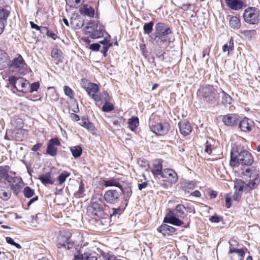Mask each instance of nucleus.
<instances>
[{
    "mask_svg": "<svg viewBox=\"0 0 260 260\" xmlns=\"http://www.w3.org/2000/svg\"><path fill=\"white\" fill-rule=\"evenodd\" d=\"M10 170V167L8 166H4L0 167V178L9 181L12 177L8 174Z\"/></svg>",
    "mask_w": 260,
    "mask_h": 260,
    "instance_id": "473e14b6",
    "label": "nucleus"
},
{
    "mask_svg": "<svg viewBox=\"0 0 260 260\" xmlns=\"http://www.w3.org/2000/svg\"><path fill=\"white\" fill-rule=\"evenodd\" d=\"M153 25L154 22L152 21L145 23L143 26L144 33L147 35L151 34L153 30Z\"/></svg>",
    "mask_w": 260,
    "mask_h": 260,
    "instance_id": "79ce46f5",
    "label": "nucleus"
},
{
    "mask_svg": "<svg viewBox=\"0 0 260 260\" xmlns=\"http://www.w3.org/2000/svg\"><path fill=\"white\" fill-rule=\"evenodd\" d=\"M70 150L75 158L80 157L82 153V149L80 146L71 147Z\"/></svg>",
    "mask_w": 260,
    "mask_h": 260,
    "instance_id": "4c0bfd02",
    "label": "nucleus"
},
{
    "mask_svg": "<svg viewBox=\"0 0 260 260\" xmlns=\"http://www.w3.org/2000/svg\"><path fill=\"white\" fill-rule=\"evenodd\" d=\"M240 116L236 114H229L224 115L222 118L223 122L228 126H235L237 125L239 122Z\"/></svg>",
    "mask_w": 260,
    "mask_h": 260,
    "instance_id": "2eb2a0df",
    "label": "nucleus"
},
{
    "mask_svg": "<svg viewBox=\"0 0 260 260\" xmlns=\"http://www.w3.org/2000/svg\"><path fill=\"white\" fill-rule=\"evenodd\" d=\"M173 212L175 213L176 216L181 218H184L187 215L186 208L181 204L178 205Z\"/></svg>",
    "mask_w": 260,
    "mask_h": 260,
    "instance_id": "cd10ccee",
    "label": "nucleus"
},
{
    "mask_svg": "<svg viewBox=\"0 0 260 260\" xmlns=\"http://www.w3.org/2000/svg\"><path fill=\"white\" fill-rule=\"evenodd\" d=\"M103 197L106 203L110 205H116L120 201V194L115 189L107 190Z\"/></svg>",
    "mask_w": 260,
    "mask_h": 260,
    "instance_id": "1a4fd4ad",
    "label": "nucleus"
},
{
    "mask_svg": "<svg viewBox=\"0 0 260 260\" xmlns=\"http://www.w3.org/2000/svg\"><path fill=\"white\" fill-rule=\"evenodd\" d=\"M82 15H86L90 17H93L94 15V10L88 5H84L79 9Z\"/></svg>",
    "mask_w": 260,
    "mask_h": 260,
    "instance_id": "bb28decb",
    "label": "nucleus"
},
{
    "mask_svg": "<svg viewBox=\"0 0 260 260\" xmlns=\"http://www.w3.org/2000/svg\"><path fill=\"white\" fill-rule=\"evenodd\" d=\"M124 183V180L122 177H115L103 181V184L106 187H117L120 188L122 184Z\"/></svg>",
    "mask_w": 260,
    "mask_h": 260,
    "instance_id": "dca6fc26",
    "label": "nucleus"
},
{
    "mask_svg": "<svg viewBox=\"0 0 260 260\" xmlns=\"http://www.w3.org/2000/svg\"><path fill=\"white\" fill-rule=\"evenodd\" d=\"M81 125L91 132H93L95 129V127L93 124L90 122L88 119L85 117L82 118Z\"/></svg>",
    "mask_w": 260,
    "mask_h": 260,
    "instance_id": "72a5a7b5",
    "label": "nucleus"
},
{
    "mask_svg": "<svg viewBox=\"0 0 260 260\" xmlns=\"http://www.w3.org/2000/svg\"><path fill=\"white\" fill-rule=\"evenodd\" d=\"M110 36H108V37H106L104 40L100 42V43L102 45H103V46H111L112 43H110Z\"/></svg>",
    "mask_w": 260,
    "mask_h": 260,
    "instance_id": "5fc2aeb1",
    "label": "nucleus"
},
{
    "mask_svg": "<svg viewBox=\"0 0 260 260\" xmlns=\"http://www.w3.org/2000/svg\"><path fill=\"white\" fill-rule=\"evenodd\" d=\"M6 240L8 243L16 246L17 248L20 249L21 248V245L15 242L12 238L8 237H6Z\"/></svg>",
    "mask_w": 260,
    "mask_h": 260,
    "instance_id": "603ef678",
    "label": "nucleus"
},
{
    "mask_svg": "<svg viewBox=\"0 0 260 260\" xmlns=\"http://www.w3.org/2000/svg\"><path fill=\"white\" fill-rule=\"evenodd\" d=\"M62 54V51L57 47L53 48L51 52V57L57 61L60 60Z\"/></svg>",
    "mask_w": 260,
    "mask_h": 260,
    "instance_id": "e433bc0d",
    "label": "nucleus"
},
{
    "mask_svg": "<svg viewBox=\"0 0 260 260\" xmlns=\"http://www.w3.org/2000/svg\"><path fill=\"white\" fill-rule=\"evenodd\" d=\"M9 84L13 85L19 92H26L29 85L28 82L23 78L11 76L9 78Z\"/></svg>",
    "mask_w": 260,
    "mask_h": 260,
    "instance_id": "423d86ee",
    "label": "nucleus"
},
{
    "mask_svg": "<svg viewBox=\"0 0 260 260\" xmlns=\"http://www.w3.org/2000/svg\"><path fill=\"white\" fill-rule=\"evenodd\" d=\"M103 96H105L104 100L107 101L109 100V94L106 91H104L102 94ZM114 109L113 104L109 102H106L102 107V110L104 112H110Z\"/></svg>",
    "mask_w": 260,
    "mask_h": 260,
    "instance_id": "7c9ffc66",
    "label": "nucleus"
},
{
    "mask_svg": "<svg viewBox=\"0 0 260 260\" xmlns=\"http://www.w3.org/2000/svg\"><path fill=\"white\" fill-rule=\"evenodd\" d=\"M101 46L98 43H93L89 46V49L94 51H97L99 50Z\"/></svg>",
    "mask_w": 260,
    "mask_h": 260,
    "instance_id": "bf43d9fd",
    "label": "nucleus"
},
{
    "mask_svg": "<svg viewBox=\"0 0 260 260\" xmlns=\"http://www.w3.org/2000/svg\"><path fill=\"white\" fill-rule=\"evenodd\" d=\"M155 28V32L149 36L151 42L161 45L168 41L170 42L169 35L172 33V30L168 25L158 22L156 24Z\"/></svg>",
    "mask_w": 260,
    "mask_h": 260,
    "instance_id": "f03ea898",
    "label": "nucleus"
},
{
    "mask_svg": "<svg viewBox=\"0 0 260 260\" xmlns=\"http://www.w3.org/2000/svg\"><path fill=\"white\" fill-rule=\"evenodd\" d=\"M241 193L239 192L235 191L234 194L233 196V199L236 201H239L241 198Z\"/></svg>",
    "mask_w": 260,
    "mask_h": 260,
    "instance_id": "774afa93",
    "label": "nucleus"
},
{
    "mask_svg": "<svg viewBox=\"0 0 260 260\" xmlns=\"http://www.w3.org/2000/svg\"><path fill=\"white\" fill-rule=\"evenodd\" d=\"M238 123L239 128L244 132H250L254 126L253 121L246 117L244 118L240 121L239 120Z\"/></svg>",
    "mask_w": 260,
    "mask_h": 260,
    "instance_id": "a211bd4d",
    "label": "nucleus"
},
{
    "mask_svg": "<svg viewBox=\"0 0 260 260\" xmlns=\"http://www.w3.org/2000/svg\"><path fill=\"white\" fill-rule=\"evenodd\" d=\"M70 175V173L67 171H63L57 177V180L59 182V184L61 185L65 182L67 178Z\"/></svg>",
    "mask_w": 260,
    "mask_h": 260,
    "instance_id": "a19ab883",
    "label": "nucleus"
},
{
    "mask_svg": "<svg viewBox=\"0 0 260 260\" xmlns=\"http://www.w3.org/2000/svg\"><path fill=\"white\" fill-rule=\"evenodd\" d=\"M254 162V157L248 150L242 149H233L231 152L230 164L231 167H238L240 165L250 166Z\"/></svg>",
    "mask_w": 260,
    "mask_h": 260,
    "instance_id": "f257e3e1",
    "label": "nucleus"
},
{
    "mask_svg": "<svg viewBox=\"0 0 260 260\" xmlns=\"http://www.w3.org/2000/svg\"><path fill=\"white\" fill-rule=\"evenodd\" d=\"M213 147L212 144L209 141H207L205 143V152L210 154L212 153Z\"/></svg>",
    "mask_w": 260,
    "mask_h": 260,
    "instance_id": "3c124183",
    "label": "nucleus"
},
{
    "mask_svg": "<svg viewBox=\"0 0 260 260\" xmlns=\"http://www.w3.org/2000/svg\"><path fill=\"white\" fill-rule=\"evenodd\" d=\"M176 231V229L175 228L166 224H161L157 229V231L161 233L164 236L171 235L173 233H175Z\"/></svg>",
    "mask_w": 260,
    "mask_h": 260,
    "instance_id": "5701e85b",
    "label": "nucleus"
},
{
    "mask_svg": "<svg viewBox=\"0 0 260 260\" xmlns=\"http://www.w3.org/2000/svg\"><path fill=\"white\" fill-rule=\"evenodd\" d=\"M39 179L45 185L47 184H53V181L52 179L51 172H48L45 174L41 175L40 176Z\"/></svg>",
    "mask_w": 260,
    "mask_h": 260,
    "instance_id": "2f4dec72",
    "label": "nucleus"
},
{
    "mask_svg": "<svg viewBox=\"0 0 260 260\" xmlns=\"http://www.w3.org/2000/svg\"><path fill=\"white\" fill-rule=\"evenodd\" d=\"M71 234L68 232H61L57 237V245L59 247H64L68 249H71L74 242L71 239Z\"/></svg>",
    "mask_w": 260,
    "mask_h": 260,
    "instance_id": "6e6552de",
    "label": "nucleus"
},
{
    "mask_svg": "<svg viewBox=\"0 0 260 260\" xmlns=\"http://www.w3.org/2000/svg\"><path fill=\"white\" fill-rule=\"evenodd\" d=\"M195 186L193 181H188L185 183L184 191L185 193H190V190L192 189Z\"/></svg>",
    "mask_w": 260,
    "mask_h": 260,
    "instance_id": "de8ad7c7",
    "label": "nucleus"
},
{
    "mask_svg": "<svg viewBox=\"0 0 260 260\" xmlns=\"http://www.w3.org/2000/svg\"><path fill=\"white\" fill-rule=\"evenodd\" d=\"M4 0H0V20L7 21L10 14V8L8 6H4Z\"/></svg>",
    "mask_w": 260,
    "mask_h": 260,
    "instance_id": "412c9836",
    "label": "nucleus"
},
{
    "mask_svg": "<svg viewBox=\"0 0 260 260\" xmlns=\"http://www.w3.org/2000/svg\"><path fill=\"white\" fill-rule=\"evenodd\" d=\"M25 61L22 57V56L20 54L17 55V57L14 58L10 64V68L13 69H19L23 68L25 66Z\"/></svg>",
    "mask_w": 260,
    "mask_h": 260,
    "instance_id": "b1692460",
    "label": "nucleus"
},
{
    "mask_svg": "<svg viewBox=\"0 0 260 260\" xmlns=\"http://www.w3.org/2000/svg\"><path fill=\"white\" fill-rule=\"evenodd\" d=\"M242 173L244 176L250 178L246 186L250 189L256 188L260 181L259 177V170L255 167L243 168L241 169Z\"/></svg>",
    "mask_w": 260,
    "mask_h": 260,
    "instance_id": "20e7f679",
    "label": "nucleus"
},
{
    "mask_svg": "<svg viewBox=\"0 0 260 260\" xmlns=\"http://www.w3.org/2000/svg\"><path fill=\"white\" fill-rule=\"evenodd\" d=\"M75 260H97L95 253H84L81 256L75 255Z\"/></svg>",
    "mask_w": 260,
    "mask_h": 260,
    "instance_id": "c756f323",
    "label": "nucleus"
},
{
    "mask_svg": "<svg viewBox=\"0 0 260 260\" xmlns=\"http://www.w3.org/2000/svg\"><path fill=\"white\" fill-rule=\"evenodd\" d=\"M9 56L4 51H0V70H4L8 65Z\"/></svg>",
    "mask_w": 260,
    "mask_h": 260,
    "instance_id": "c85d7f7f",
    "label": "nucleus"
},
{
    "mask_svg": "<svg viewBox=\"0 0 260 260\" xmlns=\"http://www.w3.org/2000/svg\"><path fill=\"white\" fill-rule=\"evenodd\" d=\"M60 145V142L57 138L50 139L48 143L46 152L51 156H55L57 154V149L56 146Z\"/></svg>",
    "mask_w": 260,
    "mask_h": 260,
    "instance_id": "4468645a",
    "label": "nucleus"
},
{
    "mask_svg": "<svg viewBox=\"0 0 260 260\" xmlns=\"http://www.w3.org/2000/svg\"><path fill=\"white\" fill-rule=\"evenodd\" d=\"M236 253L238 254L240 257L239 260H243L245 254L244 250L243 249H239Z\"/></svg>",
    "mask_w": 260,
    "mask_h": 260,
    "instance_id": "680f3d73",
    "label": "nucleus"
},
{
    "mask_svg": "<svg viewBox=\"0 0 260 260\" xmlns=\"http://www.w3.org/2000/svg\"><path fill=\"white\" fill-rule=\"evenodd\" d=\"M229 22L230 27L234 29H238L241 26L240 20L237 16L231 17Z\"/></svg>",
    "mask_w": 260,
    "mask_h": 260,
    "instance_id": "f704fd0d",
    "label": "nucleus"
},
{
    "mask_svg": "<svg viewBox=\"0 0 260 260\" xmlns=\"http://www.w3.org/2000/svg\"><path fill=\"white\" fill-rule=\"evenodd\" d=\"M150 130L153 133L158 135H165L170 129V124L166 122L157 123L150 126Z\"/></svg>",
    "mask_w": 260,
    "mask_h": 260,
    "instance_id": "9d476101",
    "label": "nucleus"
},
{
    "mask_svg": "<svg viewBox=\"0 0 260 260\" xmlns=\"http://www.w3.org/2000/svg\"><path fill=\"white\" fill-rule=\"evenodd\" d=\"M243 18L246 23L251 24H257L260 20L259 12L254 8L249 7L245 10Z\"/></svg>",
    "mask_w": 260,
    "mask_h": 260,
    "instance_id": "0eeeda50",
    "label": "nucleus"
},
{
    "mask_svg": "<svg viewBox=\"0 0 260 260\" xmlns=\"http://www.w3.org/2000/svg\"><path fill=\"white\" fill-rule=\"evenodd\" d=\"M105 260H116L115 255L110 253H106L103 255Z\"/></svg>",
    "mask_w": 260,
    "mask_h": 260,
    "instance_id": "13d9d810",
    "label": "nucleus"
},
{
    "mask_svg": "<svg viewBox=\"0 0 260 260\" xmlns=\"http://www.w3.org/2000/svg\"><path fill=\"white\" fill-rule=\"evenodd\" d=\"M138 162L140 166L142 168H146L148 166V161L146 160L139 159L138 160Z\"/></svg>",
    "mask_w": 260,
    "mask_h": 260,
    "instance_id": "e2e57ef3",
    "label": "nucleus"
},
{
    "mask_svg": "<svg viewBox=\"0 0 260 260\" xmlns=\"http://www.w3.org/2000/svg\"><path fill=\"white\" fill-rule=\"evenodd\" d=\"M160 176L165 181L171 184L176 183L178 180L177 173L174 170L170 169L163 170Z\"/></svg>",
    "mask_w": 260,
    "mask_h": 260,
    "instance_id": "f8f14e48",
    "label": "nucleus"
},
{
    "mask_svg": "<svg viewBox=\"0 0 260 260\" xmlns=\"http://www.w3.org/2000/svg\"><path fill=\"white\" fill-rule=\"evenodd\" d=\"M180 133L185 136L189 135L192 130L190 123L186 120H183L178 123Z\"/></svg>",
    "mask_w": 260,
    "mask_h": 260,
    "instance_id": "6ab92c4d",
    "label": "nucleus"
},
{
    "mask_svg": "<svg viewBox=\"0 0 260 260\" xmlns=\"http://www.w3.org/2000/svg\"><path fill=\"white\" fill-rule=\"evenodd\" d=\"M221 218L220 216H217L216 215L211 216L209 219L210 221H211L212 222L215 223L219 222L221 220Z\"/></svg>",
    "mask_w": 260,
    "mask_h": 260,
    "instance_id": "052dcab7",
    "label": "nucleus"
},
{
    "mask_svg": "<svg viewBox=\"0 0 260 260\" xmlns=\"http://www.w3.org/2000/svg\"><path fill=\"white\" fill-rule=\"evenodd\" d=\"M162 161L160 159H155L153 161L151 168V172L154 175H161L162 173Z\"/></svg>",
    "mask_w": 260,
    "mask_h": 260,
    "instance_id": "4be33fe9",
    "label": "nucleus"
},
{
    "mask_svg": "<svg viewBox=\"0 0 260 260\" xmlns=\"http://www.w3.org/2000/svg\"><path fill=\"white\" fill-rule=\"evenodd\" d=\"M131 187L132 186L130 183L124 181V183L122 184L121 187L120 188L122 193L124 196L123 199L126 202H128L132 194V190Z\"/></svg>",
    "mask_w": 260,
    "mask_h": 260,
    "instance_id": "aec40b11",
    "label": "nucleus"
},
{
    "mask_svg": "<svg viewBox=\"0 0 260 260\" xmlns=\"http://www.w3.org/2000/svg\"><path fill=\"white\" fill-rule=\"evenodd\" d=\"M112 123L117 128L120 127V122L118 118L116 117L112 118Z\"/></svg>",
    "mask_w": 260,
    "mask_h": 260,
    "instance_id": "0e129e2a",
    "label": "nucleus"
},
{
    "mask_svg": "<svg viewBox=\"0 0 260 260\" xmlns=\"http://www.w3.org/2000/svg\"><path fill=\"white\" fill-rule=\"evenodd\" d=\"M99 89V87L97 84L94 83L90 84V85L87 88L86 91L89 96H92L95 94Z\"/></svg>",
    "mask_w": 260,
    "mask_h": 260,
    "instance_id": "ea45409f",
    "label": "nucleus"
},
{
    "mask_svg": "<svg viewBox=\"0 0 260 260\" xmlns=\"http://www.w3.org/2000/svg\"><path fill=\"white\" fill-rule=\"evenodd\" d=\"M84 191V184L82 182H81L80 185L79 186V189L78 191L76 192L77 194L79 196L82 194Z\"/></svg>",
    "mask_w": 260,
    "mask_h": 260,
    "instance_id": "69168bd1",
    "label": "nucleus"
},
{
    "mask_svg": "<svg viewBox=\"0 0 260 260\" xmlns=\"http://www.w3.org/2000/svg\"><path fill=\"white\" fill-rule=\"evenodd\" d=\"M86 32L89 34V37L92 39L102 37L105 32L103 25L96 23L94 21L89 22L85 27Z\"/></svg>",
    "mask_w": 260,
    "mask_h": 260,
    "instance_id": "39448f33",
    "label": "nucleus"
},
{
    "mask_svg": "<svg viewBox=\"0 0 260 260\" xmlns=\"http://www.w3.org/2000/svg\"><path fill=\"white\" fill-rule=\"evenodd\" d=\"M112 213L111 216H116L118 214H120L122 212L121 208L120 206L116 208H112Z\"/></svg>",
    "mask_w": 260,
    "mask_h": 260,
    "instance_id": "6e6d98bb",
    "label": "nucleus"
},
{
    "mask_svg": "<svg viewBox=\"0 0 260 260\" xmlns=\"http://www.w3.org/2000/svg\"><path fill=\"white\" fill-rule=\"evenodd\" d=\"M245 183L241 180H238L236 181L234 184V187L237 192H240L243 190Z\"/></svg>",
    "mask_w": 260,
    "mask_h": 260,
    "instance_id": "49530a36",
    "label": "nucleus"
},
{
    "mask_svg": "<svg viewBox=\"0 0 260 260\" xmlns=\"http://www.w3.org/2000/svg\"><path fill=\"white\" fill-rule=\"evenodd\" d=\"M11 196V189L5 184L0 185V198L4 201H7Z\"/></svg>",
    "mask_w": 260,
    "mask_h": 260,
    "instance_id": "a878e982",
    "label": "nucleus"
},
{
    "mask_svg": "<svg viewBox=\"0 0 260 260\" xmlns=\"http://www.w3.org/2000/svg\"><path fill=\"white\" fill-rule=\"evenodd\" d=\"M8 182L11 183V190H12L16 194L19 192L23 186L24 183L20 177H12Z\"/></svg>",
    "mask_w": 260,
    "mask_h": 260,
    "instance_id": "ddd939ff",
    "label": "nucleus"
},
{
    "mask_svg": "<svg viewBox=\"0 0 260 260\" xmlns=\"http://www.w3.org/2000/svg\"><path fill=\"white\" fill-rule=\"evenodd\" d=\"M228 7L232 10H238L243 7V3L242 0H225Z\"/></svg>",
    "mask_w": 260,
    "mask_h": 260,
    "instance_id": "393cba45",
    "label": "nucleus"
},
{
    "mask_svg": "<svg viewBox=\"0 0 260 260\" xmlns=\"http://www.w3.org/2000/svg\"><path fill=\"white\" fill-rule=\"evenodd\" d=\"M39 83L38 82H34L30 85V92L32 93L34 91H37L39 88Z\"/></svg>",
    "mask_w": 260,
    "mask_h": 260,
    "instance_id": "4d7b16f0",
    "label": "nucleus"
},
{
    "mask_svg": "<svg viewBox=\"0 0 260 260\" xmlns=\"http://www.w3.org/2000/svg\"><path fill=\"white\" fill-rule=\"evenodd\" d=\"M71 24L75 28H80L83 25V22L78 23V19L73 18H71Z\"/></svg>",
    "mask_w": 260,
    "mask_h": 260,
    "instance_id": "09e8293b",
    "label": "nucleus"
},
{
    "mask_svg": "<svg viewBox=\"0 0 260 260\" xmlns=\"http://www.w3.org/2000/svg\"><path fill=\"white\" fill-rule=\"evenodd\" d=\"M42 29L44 30H46V35L48 37H49L51 38L53 40H55L57 38V35L53 32L52 31H50L46 27H42Z\"/></svg>",
    "mask_w": 260,
    "mask_h": 260,
    "instance_id": "864d4df0",
    "label": "nucleus"
},
{
    "mask_svg": "<svg viewBox=\"0 0 260 260\" xmlns=\"http://www.w3.org/2000/svg\"><path fill=\"white\" fill-rule=\"evenodd\" d=\"M128 127L132 131H134L139 125V118L133 116L128 120Z\"/></svg>",
    "mask_w": 260,
    "mask_h": 260,
    "instance_id": "c9c22d12",
    "label": "nucleus"
},
{
    "mask_svg": "<svg viewBox=\"0 0 260 260\" xmlns=\"http://www.w3.org/2000/svg\"><path fill=\"white\" fill-rule=\"evenodd\" d=\"M63 90L66 95L68 96L71 99L73 98L74 96V92L71 88L68 86H64L63 87Z\"/></svg>",
    "mask_w": 260,
    "mask_h": 260,
    "instance_id": "8fccbe9b",
    "label": "nucleus"
},
{
    "mask_svg": "<svg viewBox=\"0 0 260 260\" xmlns=\"http://www.w3.org/2000/svg\"><path fill=\"white\" fill-rule=\"evenodd\" d=\"M229 244L230 247L229 253H236L239 249L236 247L238 245V243L236 240L233 239L230 240Z\"/></svg>",
    "mask_w": 260,
    "mask_h": 260,
    "instance_id": "c03bdc74",
    "label": "nucleus"
},
{
    "mask_svg": "<svg viewBox=\"0 0 260 260\" xmlns=\"http://www.w3.org/2000/svg\"><path fill=\"white\" fill-rule=\"evenodd\" d=\"M91 206L93 210L96 212H100L103 210L106 205L103 200L102 194H96L92 197Z\"/></svg>",
    "mask_w": 260,
    "mask_h": 260,
    "instance_id": "9b49d317",
    "label": "nucleus"
},
{
    "mask_svg": "<svg viewBox=\"0 0 260 260\" xmlns=\"http://www.w3.org/2000/svg\"><path fill=\"white\" fill-rule=\"evenodd\" d=\"M240 32L245 37H246L248 39L252 38L256 34V30L254 29L241 30Z\"/></svg>",
    "mask_w": 260,
    "mask_h": 260,
    "instance_id": "37998d69",
    "label": "nucleus"
},
{
    "mask_svg": "<svg viewBox=\"0 0 260 260\" xmlns=\"http://www.w3.org/2000/svg\"><path fill=\"white\" fill-rule=\"evenodd\" d=\"M222 104L225 106L231 105L232 102V98L223 90H222Z\"/></svg>",
    "mask_w": 260,
    "mask_h": 260,
    "instance_id": "58836bf2",
    "label": "nucleus"
},
{
    "mask_svg": "<svg viewBox=\"0 0 260 260\" xmlns=\"http://www.w3.org/2000/svg\"><path fill=\"white\" fill-rule=\"evenodd\" d=\"M23 193L25 197L30 198L35 194V191L30 187L26 186L23 189Z\"/></svg>",
    "mask_w": 260,
    "mask_h": 260,
    "instance_id": "a18cd8bd",
    "label": "nucleus"
},
{
    "mask_svg": "<svg viewBox=\"0 0 260 260\" xmlns=\"http://www.w3.org/2000/svg\"><path fill=\"white\" fill-rule=\"evenodd\" d=\"M164 222L169 223L176 226H180L183 224V221L181 220L175 215L172 211H169L164 220Z\"/></svg>",
    "mask_w": 260,
    "mask_h": 260,
    "instance_id": "f3484780",
    "label": "nucleus"
},
{
    "mask_svg": "<svg viewBox=\"0 0 260 260\" xmlns=\"http://www.w3.org/2000/svg\"><path fill=\"white\" fill-rule=\"evenodd\" d=\"M42 146V144L41 143H38L35 145L31 148V150L33 151H38Z\"/></svg>",
    "mask_w": 260,
    "mask_h": 260,
    "instance_id": "338daca9",
    "label": "nucleus"
},
{
    "mask_svg": "<svg viewBox=\"0 0 260 260\" xmlns=\"http://www.w3.org/2000/svg\"><path fill=\"white\" fill-rule=\"evenodd\" d=\"M198 95L208 103H214L217 98L216 89L213 85L209 84L202 86L198 90Z\"/></svg>",
    "mask_w": 260,
    "mask_h": 260,
    "instance_id": "7ed1b4c3",
    "label": "nucleus"
}]
</instances>
